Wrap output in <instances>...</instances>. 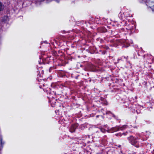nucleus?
Here are the masks:
<instances>
[{
  "label": "nucleus",
  "mask_w": 154,
  "mask_h": 154,
  "mask_svg": "<svg viewBox=\"0 0 154 154\" xmlns=\"http://www.w3.org/2000/svg\"><path fill=\"white\" fill-rule=\"evenodd\" d=\"M129 140L130 142H131L132 144L133 145H134L136 144L135 145L136 147H138L139 146L137 144V142L136 140V139L133 136H130L129 138Z\"/></svg>",
  "instance_id": "obj_1"
},
{
  "label": "nucleus",
  "mask_w": 154,
  "mask_h": 154,
  "mask_svg": "<svg viewBox=\"0 0 154 154\" xmlns=\"http://www.w3.org/2000/svg\"><path fill=\"white\" fill-rule=\"evenodd\" d=\"M147 5L151 8H154V0H150L147 3Z\"/></svg>",
  "instance_id": "obj_2"
},
{
  "label": "nucleus",
  "mask_w": 154,
  "mask_h": 154,
  "mask_svg": "<svg viewBox=\"0 0 154 154\" xmlns=\"http://www.w3.org/2000/svg\"><path fill=\"white\" fill-rule=\"evenodd\" d=\"M77 127V126L76 125H72L69 129L70 131L72 133L75 132V129Z\"/></svg>",
  "instance_id": "obj_3"
},
{
  "label": "nucleus",
  "mask_w": 154,
  "mask_h": 154,
  "mask_svg": "<svg viewBox=\"0 0 154 154\" xmlns=\"http://www.w3.org/2000/svg\"><path fill=\"white\" fill-rule=\"evenodd\" d=\"M4 9V6L2 5V3L0 2V12L2 11Z\"/></svg>",
  "instance_id": "obj_4"
},
{
  "label": "nucleus",
  "mask_w": 154,
  "mask_h": 154,
  "mask_svg": "<svg viewBox=\"0 0 154 154\" xmlns=\"http://www.w3.org/2000/svg\"><path fill=\"white\" fill-rule=\"evenodd\" d=\"M126 125H124L120 129L121 130H122L123 129V128H126Z\"/></svg>",
  "instance_id": "obj_5"
},
{
  "label": "nucleus",
  "mask_w": 154,
  "mask_h": 154,
  "mask_svg": "<svg viewBox=\"0 0 154 154\" xmlns=\"http://www.w3.org/2000/svg\"><path fill=\"white\" fill-rule=\"evenodd\" d=\"M119 135H120V136H121V134H119Z\"/></svg>",
  "instance_id": "obj_6"
}]
</instances>
